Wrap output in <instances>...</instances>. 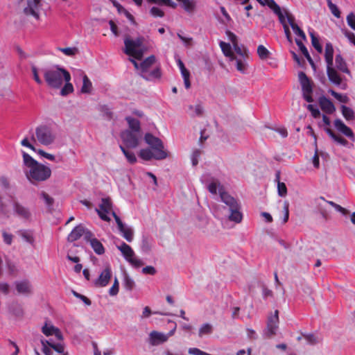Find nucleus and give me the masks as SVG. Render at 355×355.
<instances>
[{
    "instance_id": "nucleus-62",
    "label": "nucleus",
    "mask_w": 355,
    "mask_h": 355,
    "mask_svg": "<svg viewBox=\"0 0 355 355\" xmlns=\"http://www.w3.org/2000/svg\"><path fill=\"white\" fill-rule=\"evenodd\" d=\"M73 294L75 297L81 300L86 305L90 306L92 304L91 300L89 298H87L86 296L81 295L74 291H73Z\"/></svg>"
},
{
    "instance_id": "nucleus-43",
    "label": "nucleus",
    "mask_w": 355,
    "mask_h": 355,
    "mask_svg": "<svg viewBox=\"0 0 355 355\" xmlns=\"http://www.w3.org/2000/svg\"><path fill=\"white\" fill-rule=\"evenodd\" d=\"M309 35L311 38V44L318 53H322V47L320 44L318 38L315 35L313 31H310Z\"/></svg>"
},
{
    "instance_id": "nucleus-41",
    "label": "nucleus",
    "mask_w": 355,
    "mask_h": 355,
    "mask_svg": "<svg viewBox=\"0 0 355 355\" xmlns=\"http://www.w3.org/2000/svg\"><path fill=\"white\" fill-rule=\"evenodd\" d=\"M23 159L24 163L27 167V169H30L31 167H33L35 165H37L39 162L35 160L31 155L28 153L23 152Z\"/></svg>"
},
{
    "instance_id": "nucleus-57",
    "label": "nucleus",
    "mask_w": 355,
    "mask_h": 355,
    "mask_svg": "<svg viewBox=\"0 0 355 355\" xmlns=\"http://www.w3.org/2000/svg\"><path fill=\"white\" fill-rule=\"evenodd\" d=\"M201 150L199 149H196L191 155V162L192 165L196 166L198 164V159L201 155Z\"/></svg>"
},
{
    "instance_id": "nucleus-29",
    "label": "nucleus",
    "mask_w": 355,
    "mask_h": 355,
    "mask_svg": "<svg viewBox=\"0 0 355 355\" xmlns=\"http://www.w3.org/2000/svg\"><path fill=\"white\" fill-rule=\"evenodd\" d=\"M302 336L306 340L308 344L315 345L322 340V338L317 334H303Z\"/></svg>"
},
{
    "instance_id": "nucleus-17",
    "label": "nucleus",
    "mask_w": 355,
    "mask_h": 355,
    "mask_svg": "<svg viewBox=\"0 0 355 355\" xmlns=\"http://www.w3.org/2000/svg\"><path fill=\"white\" fill-rule=\"evenodd\" d=\"M149 342L151 345H157L168 340V336L162 333L153 331L149 335Z\"/></svg>"
},
{
    "instance_id": "nucleus-23",
    "label": "nucleus",
    "mask_w": 355,
    "mask_h": 355,
    "mask_svg": "<svg viewBox=\"0 0 355 355\" xmlns=\"http://www.w3.org/2000/svg\"><path fill=\"white\" fill-rule=\"evenodd\" d=\"M140 76L145 80L152 81L155 79H158L161 77L162 73L160 69L157 67L150 72L148 71L144 73H140Z\"/></svg>"
},
{
    "instance_id": "nucleus-27",
    "label": "nucleus",
    "mask_w": 355,
    "mask_h": 355,
    "mask_svg": "<svg viewBox=\"0 0 355 355\" xmlns=\"http://www.w3.org/2000/svg\"><path fill=\"white\" fill-rule=\"evenodd\" d=\"M280 172L277 171L275 174V181L277 182V192L281 197H285L287 195V188L284 182L279 181Z\"/></svg>"
},
{
    "instance_id": "nucleus-61",
    "label": "nucleus",
    "mask_w": 355,
    "mask_h": 355,
    "mask_svg": "<svg viewBox=\"0 0 355 355\" xmlns=\"http://www.w3.org/2000/svg\"><path fill=\"white\" fill-rule=\"evenodd\" d=\"M218 186H220V183L218 181L214 180L207 186V189L210 193L216 194Z\"/></svg>"
},
{
    "instance_id": "nucleus-45",
    "label": "nucleus",
    "mask_w": 355,
    "mask_h": 355,
    "mask_svg": "<svg viewBox=\"0 0 355 355\" xmlns=\"http://www.w3.org/2000/svg\"><path fill=\"white\" fill-rule=\"evenodd\" d=\"M141 249L143 252L148 253L151 249V243L149 239L146 236H143Z\"/></svg>"
},
{
    "instance_id": "nucleus-24",
    "label": "nucleus",
    "mask_w": 355,
    "mask_h": 355,
    "mask_svg": "<svg viewBox=\"0 0 355 355\" xmlns=\"http://www.w3.org/2000/svg\"><path fill=\"white\" fill-rule=\"evenodd\" d=\"M125 121L128 123V126L130 128L129 130L138 134H141V126L139 120L134 119L131 116H127L125 117Z\"/></svg>"
},
{
    "instance_id": "nucleus-38",
    "label": "nucleus",
    "mask_w": 355,
    "mask_h": 355,
    "mask_svg": "<svg viewBox=\"0 0 355 355\" xmlns=\"http://www.w3.org/2000/svg\"><path fill=\"white\" fill-rule=\"evenodd\" d=\"M120 149L123 152V155L128 159V161L131 164H133L137 162V157L135 155V153L132 151H130L127 150L123 146L120 145Z\"/></svg>"
},
{
    "instance_id": "nucleus-10",
    "label": "nucleus",
    "mask_w": 355,
    "mask_h": 355,
    "mask_svg": "<svg viewBox=\"0 0 355 355\" xmlns=\"http://www.w3.org/2000/svg\"><path fill=\"white\" fill-rule=\"evenodd\" d=\"M139 156L146 161H149L152 159L162 160L168 156V153L167 151L159 150L153 152L150 148H144L140 150Z\"/></svg>"
},
{
    "instance_id": "nucleus-34",
    "label": "nucleus",
    "mask_w": 355,
    "mask_h": 355,
    "mask_svg": "<svg viewBox=\"0 0 355 355\" xmlns=\"http://www.w3.org/2000/svg\"><path fill=\"white\" fill-rule=\"evenodd\" d=\"M99 208L100 211H103L105 213H110L112 209L111 199L110 198H102Z\"/></svg>"
},
{
    "instance_id": "nucleus-47",
    "label": "nucleus",
    "mask_w": 355,
    "mask_h": 355,
    "mask_svg": "<svg viewBox=\"0 0 355 355\" xmlns=\"http://www.w3.org/2000/svg\"><path fill=\"white\" fill-rule=\"evenodd\" d=\"M40 342L42 346V352L45 355H53L52 348L49 347L48 340L42 339Z\"/></svg>"
},
{
    "instance_id": "nucleus-32",
    "label": "nucleus",
    "mask_w": 355,
    "mask_h": 355,
    "mask_svg": "<svg viewBox=\"0 0 355 355\" xmlns=\"http://www.w3.org/2000/svg\"><path fill=\"white\" fill-rule=\"evenodd\" d=\"M220 46L221 48L223 53L226 57H229L231 60H234L236 59V56L233 54L232 51L231 45L229 43L220 42Z\"/></svg>"
},
{
    "instance_id": "nucleus-63",
    "label": "nucleus",
    "mask_w": 355,
    "mask_h": 355,
    "mask_svg": "<svg viewBox=\"0 0 355 355\" xmlns=\"http://www.w3.org/2000/svg\"><path fill=\"white\" fill-rule=\"evenodd\" d=\"M347 21L348 25L353 29L355 30V14L350 12L347 17Z\"/></svg>"
},
{
    "instance_id": "nucleus-9",
    "label": "nucleus",
    "mask_w": 355,
    "mask_h": 355,
    "mask_svg": "<svg viewBox=\"0 0 355 355\" xmlns=\"http://www.w3.org/2000/svg\"><path fill=\"white\" fill-rule=\"evenodd\" d=\"M41 6V0H27L23 12L26 16H32L36 19H39Z\"/></svg>"
},
{
    "instance_id": "nucleus-51",
    "label": "nucleus",
    "mask_w": 355,
    "mask_h": 355,
    "mask_svg": "<svg viewBox=\"0 0 355 355\" xmlns=\"http://www.w3.org/2000/svg\"><path fill=\"white\" fill-rule=\"evenodd\" d=\"M341 109L342 114L346 119H350L353 118L354 112L352 109L346 107L345 105H342Z\"/></svg>"
},
{
    "instance_id": "nucleus-49",
    "label": "nucleus",
    "mask_w": 355,
    "mask_h": 355,
    "mask_svg": "<svg viewBox=\"0 0 355 355\" xmlns=\"http://www.w3.org/2000/svg\"><path fill=\"white\" fill-rule=\"evenodd\" d=\"M73 92V87L71 83L66 82L64 86L61 89L60 94L62 96H67Z\"/></svg>"
},
{
    "instance_id": "nucleus-25",
    "label": "nucleus",
    "mask_w": 355,
    "mask_h": 355,
    "mask_svg": "<svg viewBox=\"0 0 355 355\" xmlns=\"http://www.w3.org/2000/svg\"><path fill=\"white\" fill-rule=\"evenodd\" d=\"M324 58L327 66L333 65L334 47L330 42H327L325 45Z\"/></svg>"
},
{
    "instance_id": "nucleus-14",
    "label": "nucleus",
    "mask_w": 355,
    "mask_h": 355,
    "mask_svg": "<svg viewBox=\"0 0 355 355\" xmlns=\"http://www.w3.org/2000/svg\"><path fill=\"white\" fill-rule=\"evenodd\" d=\"M85 241L89 243L91 247L97 254L101 255L105 253V248L103 244L94 237V234L92 232H87L85 236Z\"/></svg>"
},
{
    "instance_id": "nucleus-21",
    "label": "nucleus",
    "mask_w": 355,
    "mask_h": 355,
    "mask_svg": "<svg viewBox=\"0 0 355 355\" xmlns=\"http://www.w3.org/2000/svg\"><path fill=\"white\" fill-rule=\"evenodd\" d=\"M319 104L322 110L327 114H332L336 110L333 103L325 96L320 98Z\"/></svg>"
},
{
    "instance_id": "nucleus-50",
    "label": "nucleus",
    "mask_w": 355,
    "mask_h": 355,
    "mask_svg": "<svg viewBox=\"0 0 355 355\" xmlns=\"http://www.w3.org/2000/svg\"><path fill=\"white\" fill-rule=\"evenodd\" d=\"M59 50L69 56L75 55L78 52V49L76 47L60 48Z\"/></svg>"
},
{
    "instance_id": "nucleus-3",
    "label": "nucleus",
    "mask_w": 355,
    "mask_h": 355,
    "mask_svg": "<svg viewBox=\"0 0 355 355\" xmlns=\"http://www.w3.org/2000/svg\"><path fill=\"white\" fill-rule=\"evenodd\" d=\"M24 172L28 181L34 185L47 180L51 175V168L41 163L25 170Z\"/></svg>"
},
{
    "instance_id": "nucleus-18",
    "label": "nucleus",
    "mask_w": 355,
    "mask_h": 355,
    "mask_svg": "<svg viewBox=\"0 0 355 355\" xmlns=\"http://www.w3.org/2000/svg\"><path fill=\"white\" fill-rule=\"evenodd\" d=\"M334 126L338 131H339L346 137L349 138L354 137V132L352 130L347 127L341 119H336L334 121Z\"/></svg>"
},
{
    "instance_id": "nucleus-58",
    "label": "nucleus",
    "mask_w": 355,
    "mask_h": 355,
    "mask_svg": "<svg viewBox=\"0 0 355 355\" xmlns=\"http://www.w3.org/2000/svg\"><path fill=\"white\" fill-rule=\"evenodd\" d=\"M150 13L154 17H162L164 16V12L157 7H153L150 10Z\"/></svg>"
},
{
    "instance_id": "nucleus-5",
    "label": "nucleus",
    "mask_w": 355,
    "mask_h": 355,
    "mask_svg": "<svg viewBox=\"0 0 355 355\" xmlns=\"http://www.w3.org/2000/svg\"><path fill=\"white\" fill-rule=\"evenodd\" d=\"M143 42V37H138L135 40H133L127 37L124 40L125 53L133 56L137 60H141L144 54L143 50L141 49Z\"/></svg>"
},
{
    "instance_id": "nucleus-53",
    "label": "nucleus",
    "mask_w": 355,
    "mask_h": 355,
    "mask_svg": "<svg viewBox=\"0 0 355 355\" xmlns=\"http://www.w3.org/2000/svg\"><path fill=\"white\" fill-rule=\"evenodd\" d=\"M135 282L129 276L125 275L124 277V286L127 290L131 291L135 286Z\"/></svg>"
},
{
    "instance_id": "nucleus-40",
    "label": "nucleus",
    "mask_w": 355,
    "mask_h": 355,
    "mask_svg": "<svg viewBox=\"0 0 355 355\" xmlns=\"http://www.w3.org/2000/svg\"><path fill=\"white\" fill-rule=\"evenodd\" d=\"M261 5H267L276 15L282 12L280 6L274 0H265V2H261Z\"/></svg>"
},
{
    "instance_id": "nucleus-39",
    "label": "nucleus",
    "mask_w": 355,
    "mask_h": 355,
    "mask_svg": "<svg viewBox=\"0 0 355 355\" xmlns=\"http://www.w3.org/2000/svg\"><path fill=\"white\" fill-rule=\"evenodd\" d=\"M92 84L89 78L85 75L83 78V86L81 87V92L83 94H89L91 92Z\"/></svg>"
},
{
    "instance_id": "nucleus-16",
    "label": "nucleus",
    "mask_w": 355,
    "mask_h": 355,
    "mask_svg": "<svg viewBox=\"0 0 355 355\" xmlns=\"http://www.w3.org/2000/svg\"><path fill=\"white\" fill-rule=\"evenodd\" d=\"M42 332L46 336L54 335L57 340L60 341L63 340V336L60 330L52 324H45L42 327Z\"/></svg>"
},
{
    "instance_id": "nucleus-54",
    "label": "nucleus",
    "mask_w": 355,
    "mask_h": 355,
    "mask_svg": "<svg viewBox=\"0 0 355 355\" xmlns=\"http://www.w3.org/2000/svg\"><path fill=\"white\" fill-rule=\"evenodd\" d=\"M7 267L10 275L16 276L17 275L19 270L14 263L11 261H7Z\"/></svg>"
},
{
    "instance_id": "nucleus-35",
    "label": "nucleus",
    "mask_w": 355,
    "mask_h": 355,
    "mask_svg": "<svg viewBox=\"0 0 355 355\" xmlns=\"http://www.w3.org/2000/svg\"><path fill=\"white\" fill-rule=\"evenodd\" d=\"M119 230L127 241L131 242L133 240L134 232L132 228L125 225L123 227V229H119Z\"/></svg>"
},
{
    "instance_id": "nucleus-4",
    "label": "nucleus",
    "mask_w": 355,
    "mask_h": 355,
    "mask_svg": "<svg viewBox=\"0 0 355 355\" xmlns=\"http://www.w3.org/2000/svg\"><path fill=\"white\" fill-rule=\"evenodd\" d=\"M35 136L33 135L31 139L34 141L37 139L39 143L44 146H49L53 144L55 139V135L52 128L47 125H40L35 129Z\"/></svg>"
},
{
    "instance_id": "nucleus-8",
    "label": "nucleus",
    "mask_w": 355,
    "mask_h": 355,
    "mask_svg": "<svg viewBox=\"0 0 355 355\" xmlns=\"http://www.w3.org/2000/svg\"><path fill=\"white\" fill-rule=\"evenodd\" d=\"M12 207L14 214L25 220H30L32 217L31 211L28 207L21 204L18 200L13 199L12 200Z\"/></svg>"
},
{
    "instance_id": "nucleus-33",
    "label": "nucleus",
    "mask_w": 355,
    "mask_h": 355,
    "mask_svg": "<svg viewBox=\"0 0 355 355\" xmlns=\"http://www.w3.org/2000/svg\"><path fill=\"white\" fill-rule=\"evenodd\" d=\"M336 67L343 73H349L347 64L340 54L336 55L335 59Z\"/></svg>"
},
{
    "instance_id": "nucleus-20",
    "label": "nucleus",
    "mask_w": 355,
    "mask_h": 355,
    "mask_svg": "<svg viewBox=\"0 0 355 355\" xmlns=\"http://www.w3.org/2000/svg\"><path fill=\"white\" fill-rule=\"evenodd\" d=\"M327 73L329 80L333 84L338 86L341 84L342 79L337 71L333 67V65L327 66Z\"/></svg>"
},
{
    "instance_id": "nucleus-11",
    "label": "nucleus",
    "mask_w": 355,
    "mask_h": 355,
    "mask_svg": "<svg viewBox=\"0 0 355 355\" xmlns=\"http://www.w3.org/2000/svg\"><path fill=\"white\" fill-rule=\"evenodd\" d=\"M279 324V311L275 310L274 315L268 317L267 322V327L265 330V335L268 338H270L276 334Z\"/></svg>"
},
{
    "instance_id": "nucleus-44",
    "label": "nucleus",
    "mask_w": 355,
    "mask_h": 355,
    "mask_svg": "<svg viewBox=\"0 0 355 355\" xmlns=\"http://www.w3.org/2000/svg\"><path fill=\"white\" fill-rule=\"evenodd\" d=\"M257 54L260 59L266 60L269 57L270 53L264 46L259 45L257 47Z\"/></svg>"
},
{
    "instance_id": "nucleus-26",
    "label": "nucleus",
    "mask_w": 355,
    "mask_h": 355,
    "mask_svg": "<svg viewBox=\"0 0 355 355\" xmlns=\"http://www.w3.org/2000/svg\"><path fill=\"white\" fill-rule=\"evenodd\" d=\"M155 55H150L142 61L140 63V73L147 72L151 66L155 62Z\"/></svg>"
},
{
    "instance_id": "nucleus-55",
    "label": "nucleus",
    "mask_w": 355,
    "mask_h": 355,
    "mask_svg": "<svg viewBox=\"0 0 355 355\" xmlns=\"http://www.w3.org/2000/svg\"><path fill=\"white\" fill-rule=\"evenodd\" d=\"M342 33L345 35V36L349 40V41L355 45V35L353 33L348 31L347 28H342Z\"/></svg>"
},
{
    "instance_id": "nucleus-52",
    "label": "nucleus",
    "mask_w": 355,
    "mask_h": 355,
    "mask_svg": "<svg viewBox=\"0 0 355 355\" xmlns=\"http://www.w3.org/2000/svg\"><path fill=\"white\" fill-rule=\"evenodd\" d=\"M189 109L190 110H193L194 112V114H192V116H200L203 114V108L200 105H196V106L189 105Z\"/></svg>"
},
{
    "instance_id": "nucleus-22",
    "label": "nucleus",
    "mask_w": 355,
    "mask_h": 355,
    "mask_svg": "<svg viewBox=\"0 0 355 355\" xmlns=\"http://www.w3.org/2000/svg\"><path fill=\"white\" fill-rule=\"evenodd\" d=\"M117 248L121 252L124 258L128 261L132 257L135 256V252L130 245L123 242L121 245L117 246Z\"/></svg>"
},
{
    "instance_id": "nucleus-2",
    "label": "nucleus",
    "mask_w": 355,
    "mask_h": 355,
    "mask_svg": "<svg viewBox=\"0 0 355 355\" xmlns=\"http://www.w3.org/2000/svg\"><path fill=\"white\" fill-rule=\"evenodd\" d=\"M219 192L222 202L228 207V219L236 223H240L243 220L241 203L228 193L223 191L222 189H220Z\"/></svg>"
},
{
    "instance_id": "nucleus-42",
    "label": "nucleus",
    "mask_w": 355,
    "mask_h": 355,
    "mask_svg": "<svg viewBox=\"0 0 355 355\" xmlns=\"http://www.w3.org/2000/svg\"><path fill=\"white\" fill-rule=\"evenodd\" d=\"M48 341L49 343V347L52 348V349L55 350L56 352L59 354H62L64 352L65 347L63 343L60 342L55 343L51 339L48 340Z\"/></svg>"
},
{
    "instance_id": "nucleus-13",
    "label": "nucleus",
    "mask_w": 355,
    "mask_h": 355,
    "mask_svg": "<svg viewBox=\"0 0 355 355\" xmlns=\"http://www.w3.org/2000/svg\"><path fill=\"white\" fill-rule=\"evenodd\" d=\"M87 232H92L87 229L83 224H80L72 230L67 236V241L69 242H73L79 239L83 236L85 240V236L87 234Z\"/></svg>"
},
{
    "instance_id": "nucleus-31",
    "label": "nucleus",
    "mask_w": 355,
    "mask_h": 355,
    "mask_svg": "<svg viewBox=\"0 0 355 355\" xmlns=\"http://www.w3.org/2000/svg\"><path fill=\"white\" fill-rule=\"evenodd\" d=\"M180 3L182 4V8L184 10L189 12H193L196 10V3L194 0H177Z\"/></svg>"
},
{
    "instance_id": "nucleus-64",
    "label": "nucleus",
    "mask_w": 355,
    "mask_h": 355,
    "mask_svg": "<svg viewBox=\"0 0 355 355\" xmlns=\"http://www.w3.org/2000/svg\"><path fill=\"white\" fill-rule=\"evenodd\" d=\"M188 352L189 354H192V355H211L210 354H208V353L203 352V351L200 350V349L196 348V347L189 348L188 350Z\"/></svg>"
},
{
    "instance_id": "nucleus-36",
    "label": "nucleus",
    "mask_w": 355,
    "mask_h": 355,
    "mask_svg": "<svg viewBox=\"0 0 355 355\" xmlns=\"http://www.w3.org/2000/svg\"><path fill=\"white\" fill-rule=\"evenodd\" d=\"M316 203L318 211L321 214L324 219L327 220L329 218V214L326 209V204L322 200H319V198L316 200Z\"/></svg>"
},
{
    "instance_id": "nucleus-56",
    "label": "nucleus",
    "mask_w": 355,
    "mask_h": 355,
    "mask_svg": "<svg viewBox=\"0 0 355 355\" xmlns=\"http://www.w3.org/2000/svg\"><path fill=\"white\" fill-rule=\"evenodd\" d=\"M291 28L297 35L300 37L304 40H306L305 33L297 24L296 25L291 24Z\"/></svg>"
},
{
    "instance_id": "nucleus-6",
    "label": "nucleus",
    "mask_w": 355,
    "mask_h": 355,
    "mask_svg": "<svg viewBox=\"0 0 355 355\" xmlns=\"http://www.w3.org/2000/svg\"><path fill=\"white\" fill-rule=\"evenodd\" d=\"M298 77L302 86L303 98L306 101L312 103L313 101V98L311 95L313 93V86L311 80L303 71H300L299 73Z\"/></svg>"
},
{
    "instance_id": "nucleus-15",
    "label": "nucleus",
    "mask_w": 355,
    "mask_h": 355,
    "mask_svg": "<svg viewBox=\"0 0 355 355\" xmlns=\"http://www.w3.org/2000/svg\"><path fill=\"white\" fill-rule=\"evenodd\" d=\"M111 269L107 266L103 271L100 274L98 279L94 282V285L97 287H104L107 286L111 278Z\"/></svg>"
},
{
    "instance_id": "nucleus-19",
    "label": "nucleus",
    "mask_w": 355,
    "mask_h": 355,
    "mask_svg": "<svg viewBox=\"0 0 355 355\" xmlns=\"http://www.w3.org/2000/svg\"><path fill=\"white\" fill-rule=\"evenodd\" d=\"M15 286L17 292L23 295H29L32 292L31 284L27 279L15 282Z\"/></svg>"
},
{
    "instance_id": "nucleus-46",
    "label": "nucleus",
    "mask_w": 355,
    "mask_h": 355,
    "mask_svg": "<svg viewBox=\"0 0 355 355\" xmlns=\"http://www.w3.org/2000/svg\"><path fill=\"white\" fill-rule=\"evenodd\" d=\"M327 6L331 13L337 18H340V12L337 6L332 3L331 0H327Z\"/></svg>"
},
{
    "instance_id": "nucleus-1",
    "label": "nucleus",
    "mask_w": 355,
    "mask_h": 355,
    "mask_svg": "<svg viewBox=\"0 0 355 355\" xmlns=\"http://www.w3.org/2000/svg\"><path fill=\"white\" fill-rule=\"evenodd\" d=\"M42 71L46 84L51 88L58 89L62 86L63 80L69 82L71 80L70 73L65 69L59 66L43 69Z\"/></svg>"
},
{
    "instance_id": "nucleus-60",
    "label": "nucleus",
    "mask_w": 355,
    "mask_h": 355,
    "mask_svg": "<svg viewBox=\"0 0 355 355\" xmlns=\"http://www.w3.org/2000/svg\"><path fill=\"white\" fill-rule=\"evenodd\" d=\"M306 107L311 112V114L314 118H319L320 116V110L317 107H315L313 105L309 104L306 106Z\"/></svg>"
},
{
    "instance_id": "nucleus-59",
    "label": "nucleus",
    "mask_w": 355,
    "mask_h": 355,
    "mask_svg": "<svg viewBox=\"0 0 355 355\" xmlns=\"http://www.w3.org/2000/svg\"><path fill=\"white\" fill-rule=\"evenodd\" d=\"M119 293V282L117 278H115L112 286L109 290V294L111 296L116 295Z\"/></svg>"
},
{
    "instance_id": "nucleus-30",
    "label": "nucleus",
    "mask_w": 355,
    "mask_h": 355,
    "mask_svg": "<svg viewBox=\"0 0 355 355\" xmlns=\"http://www.w3.org/2000/svg\"><path fill=\"white\" fill-rule=\"evenodd\" d=\"M17 234L21 236L26 242L33 245L35 239L33 233L31 230H21L17 232Z\"/></svg>"
},
{
    "instance_id": "nucleus-12",
    "label": "nucleus",
    "mask_w": 355,
    "mask_h": 355,
    "mask_svg": "<svg viewBox=\"0 0 355 355\" xmlns=\"http://www.w3.org/2000/svg\"><path fill=\"white\" fill-rule=\"evenodd\" d=\"M144 140L146 143L148 144L155 152L159 150L166 151L164 149V146L162 141L152 134L146 133L144 137Z\"/></svg>"
},
{
    "instance_id": "nucleus-37",
    "label": "nucleus",
    "mask_w": 355,
    "mask_h": 355,
    "mask_svg": "<svg viewBox=\"0 0 355 355\" xmlns=\"http://www.w3.org/2000/svg\"><path fill=\"white\" fill-rule=\"evenodd\" d=\"M213 330L214 328L211 324L205 323L199 329L198 336L202 338L205 335H210Z\"/></svg>"
},
{
    "instance_id": "nucleus-48",
    "label": "nucleus",
    "mask_w": 355,
    "mask_h": 355,
    "mask_svg": "<svg viewBox=\"0 0 355 355\" xmlns=\"http://www.w3.org/2000/svg\"><path fill=\"white\" fill-rule=\"evenodd\" d=\"M181 74L184 78V83L186 89H189L191 87V83H190V72L187 69L184 70H182Z\"/></svg>"
},
{
    "instance_id": "nucleus-7",
    "label": "nucleus",
    "mask_w": 355,
    "mask_h": 355,
    "mask_svg": "<svg viewBox=\"0 0 355 355\" xmlns=\"http://www.w3.org/2000/svg\"><path fill=\"white\" fill-rule=\"evenodd\" d=\"M141 137V134H138L125 130L121 133V138L125 146L128 148H135L139 145V139Z\"/></svg>"
},
{
    "instance_id": "nucleus-28",
    "label": "nucleus",
    "mask_w": 355,
    "mask_h": 355,
    "mask_svg": "<svg viewBox=\"0 0 355 355\" xmlns=\"http://www.w3.org/2000/svg\"><path fill=\"white\" fill-rule=\"evenodd\" d=\"M324 131L328 134V135L336 142L343 145L347 146L348 144V141L343 138L342 137L336 135L331 129L329 128H325Z\"/></svg>"
}]
</instances>
